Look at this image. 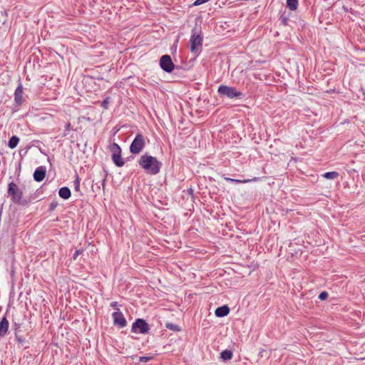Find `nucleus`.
I'll return each instance as SVG.
<instances>
[{
	"label": "nucleus",
	"instance_id": "obj_23",
	"mask_svg": "<svg viewBox=\"0 0 365 365\" xmlns=\"http://www.w3.org/2000/svg\"><path fill=\"white\" fill-rule=\"evenodd\" d=\"M74 184H75V189H76V190H78L79 187H80V182H79L78 178L75 180Z\"/></svg>",
	"mask_w": 365,
	"mask_h": 365
},
{
	"label": "nucleus",
	"instance_id": "obj_16",
	"mask_svg": "<svg viewBox=\"0 0 365 365\" xmlns=\"http://www.w3.org/2000/svg\"><path fill=\"white\" fill-rule=\"evenodd\" d=\"M287 7L292 11H295L298 8L299 0H286Z\"/></svg>",
	"mask_w": 365,
	"mask_h": 365
},
{
	"label": "nucleus",
	"instance_id": "obj_3",
	"mask_svg": "<svg viewBox=\"0 0 365 365\" xmlns=\"http://www.w3.org/2000/svg\"><path fill=\"white\" fill-rule=\"evenodd\" d=\"M8 195L10 196L13 202L16 204L21 203L23 192L14 182H11L9 184Z\"/></svg>",
	"mask_w": 365,
	"mask_h": 365
},
{
	"label": "nucleus",
	"instance_id": "obj_18",
	"mask_svg": "<svg viewBox=\"0 0 365 365\" xmlns=\"http://www.w3.org/2000/svg\"><path fill=\"white\" fill-rule=\"evenodd\" d=\"M326 179L334 180L339 176V173L336 171L327 172L322 175Z\"/></svg>",
	"mask_w": 365,
	"mask_h": 365
},
{
	"label": "nucleus",
	"instance_id": "obj_24",
	"mask_svg": "<svg viewBox=\"0 0 365 365\" xmlns=\"http://www.w3.org/2000/svg\"><path fill=\"white\" fill-rule=\"evenodd\" d=\"M108 99H105L103 103H102V106L104 108H108Z\"/></svg>",
	"mask_w": 365,
	"mask_h": 365
},
{
	"label": "nucleus",
	"instance_id": "obj_19",
	"mask_svg": "<svg viewBox=\"0 0 365 365\" xmlns=\"http://www.w3.org/2000/svg\"><path fill=\"white\" fill-rule=\"evenodd\" d=\"M220 356L224 361H227L232 359V353L230 350H224L221 352Z\"/></svg>",
	"mask_w": 365,
	"mask_h": 365
},
{
	"label": "nucleus",
	"instance_id": "obj_8",
	"mask_svg": "<svg viewBox=\"0 0 365 365\" xmlns=\"http://www.w3.org/2000/svg\"><path fill=\"white\" fill-rule=\"evenodd\" d=\"M112 317L115 325L118 326L120 328H123L126 326V320L122 312H119L118 309V312H115L113 313Z\"/></svg>",
	"mask_w": 365,
	"mask_h": 365
},
{
	"label": "nucleus",
	"instance_id": "obj_11",
	"mask_svg": "<svg viewBox=\"0 0 365 365\" xmlns=\"http://www.w3.org/2000/svg\"><path fill=\"white\" fill-rule=\"evenodd\" d=\"M14 101L16 104L21 105L23 102V86L20 83L14 93Z\"/></svg>",
	"mask_w": 365,
	"mask_h": 365
},
{
	"label": "nucleus",
	"instance_id": "obj_5",
	"mask_svg": "<svg viewBox=\"0 0 365 365\" xmlns=\"http://www.w3.org/2000/svg\"><path fill=\"white\" fill-rule=\"evenodd\" d=\"M110 150L113 153L112 159H113L114 163L118 167H122L125 163L120 155V146L117 143H113V144L110 145Z\"/></svg>",
	"mask_w": 365,
	"mask_h": 365
},
{
	"label": "nucleus",
	"instance_id": "obj_22",
	"mask_svg": "<svg viewBox=\"0 0 365 365\" xmlns=\"http://www.w3.org/2000/svg\"><path fill=\"white\" fill-rule=\"evenodd\" d=\"M82 252H83V251H82V250H76V251L75 252V253L73 254V259L74 260H76V258H77V257H78L80 254H81V253H82Z\"/></svg>",
	"mask_w": 365,
	"mask_h": 365
},
{
	"label": "nucleus",
	"instance_id": "obj_15",
	"mask_svg": "<svg viewBox=\"0 0 365 365\" xmlns=\"http://www.w3.org/2000/svg\"><path fill=\"white\" fill-rule=\"evenodd\" d=\"M58 195L64 200H67L71 197V190L67 187L60 188Z\"/></svg>",
	"mask_w": 365,
	"mask_h": 365
},
{
	"label": "nucleus",
	"instance_id": "obj_6",
	"mask_svg": "<svg viewBox=\"0 0 365 365\" xmlns=\"http://www.w3.org/2000/svg\"><path fill=\"white\" fill-rule=\"evenodd\" d=\"M148 323L142 319H138L132 326V331L135 333L145 334L148 331Z\"/></svg>",
	"mask_w": 365,
	"mask_h": 365
},
{
	"label": "nucleus",
	"instance_id": "obj_4",
	"mask_svg": "<svg viewBox=\"0 0 365 365\" xmlns=\"http://www.w3.org/2000/svg\"><path fill=\"white\" fill-rule=\"evenodd\" d=\"M145 138L142 134H138L133 140L130 151L133 154H138L145 147Z\"/></svg>",
	"mask_w": 365,
	"mask_h": 365
},
{
	"label": "nucleus",
	"instance_id": "obj_26",
	"mask_svg": "<svg viewBox=\"0 0 365 365\" xmlns=\"http://www.w3.org/2000/svg\"><path fill=\"white\" fill-rule=\"evenodd\" d=\"M118 305V303L116 302H113L111 304H110V307H113V308H115Z\"/></svg>",
	"mask_w": 365,
	"mask_h": 365
},
{
	"label": "nucleus",
	"instance_id": "obj_10",
	"mask_svg": "<svg viewBox=\"0 0 365 365\" xmlns=\"http://www.w3.org/2000/svg\"><path fill=\"white\" fill-rule=\"evenodd\" d=\"M46 176V168L43 166L38 167L34 173V179L37 182H41Z\"/></svg>",
	"mask_w": 365,
	"mask_h": 365
},
{
	"label": "nucleus",
	"instance_id": "obj_12",
	"mask_svg": "<svg viewBox=\"0 0 365 365\" xmlns=\"http://www.w3.org/2000/svg\"><path fill=\"white\" fill-rule=\"evenodd\" d=\"M9 329V322L7 319L4 317L0 322V338L4 336Z\"/></svg>",
	"mask_w": 365,
	"mask_h": 365
},
{
	"label": "nucleus",
	"instance_id": "obj_21",
	"mask_svg": "<svg viewBox=\"0 0 365 365\" xmlns=\"http://www.w3.org/2000/svg\"><path fill=\"white\" fill-rule=\"evenodd\" d=\"M328 297V294L326 292H322L319 295V299L321 300H325Z\"/></svg>",
	"mask_w": 365,
	"mask_h": 365
},
{
	"label": "nucleus",
	"instance_id": "obj_7",
	"mask_svg": "<svg viewBox=\"0 0 365 365\" xmlns=\"http://www.w3.org/2000/svg\"><path fill=\"white\" fill-rule=\"evenodd\" d=\"M160 66L163 70L170 73L174 69V63L169 55H163L160 59Z\"/></svg>",
	"mask_w": 365,
	"mask_h": 365
},
{
	"label": "nucleus",
	"instance_id": "obj_14",
	"mask_svg": "<svg viewBox=\"0 0 365 365\" xmlns=\"http://www.w3.org/2000/svg\"><path fill=\"white\" fill-rule=\"evenodd\" d=\"M225 180L228 182H235V183H247L250 182H257L259 180V178L255 177L252 179H246V180H237L233 179L230 178H225Z\"/></svg>",
	"mask_w": 365,
	"mask_h": 365
},
{
	"label": "nucleus",
	"instance_id": "obj_13",
	"mask_svg": "<svg viewBox=\"0 0 365 365\" xmlns=\"http://www.w3.org/2000/svg\"><path fill=\"white\" fill-rule=\"evenodd\" d=\"M230 312V309L227 306L224 305L216 309L215 313L217 317H223L227 316Z\"/></svg>",
	"mask_w": 365,
	"mask_h": 365
},
{
	"label": "nucleus",
	"instance_id": "obj_17",
	"mask_svg": "<svg viewBox=\"0 0 365 365\" xmlns=\"http://www.w3.org/2000/svg\"><path fill=\"white\" fill-rule=\"evenodd\" d=\"M19 142V138L17 136L14 135L9 139L8 146L11 149H14L17 146Z\"/></svg>",
	"mask_w": 365,
	"mask_h": 365
},
{
	"label": "nucleus",
	"instance_id": "obj_1",
	"mask_svg": "<svg viewBox=\"0 0 365 365\" xmlns=\"http://www.w3.org/2000/svg\"><path fill=\"white\" fill-rule=\"evenodd\" d=\"M139 165L149 175H156L160 172L161 163L156 158L148 154L143 155L138 161Z\"/></svg>",
	"mask_w": 365,
	"mask_h": 365
},
{
	"label": "nucleus",
	"instance_id": "obj_20",
	"mask_svg": "<svg viewBox=\"0 0 365 365\" xmlns=\"http://www.w3.org/2000/svg\"><path fill=\"white\" fill-rule=\"evenodd\" d=\"M165 327L167 329L174 331H178L180 330V327L178 325L173 323H167Z\"/></svg>",
	"mask_w": 365,
	"mask_h": 365
},
{
	"label": "nucleus",
	"instance_id": "obj_9",
	"mask_svg": "<svg viewBox=\"0 0 365 365\" xmlns=\"http://www.w3.org/2000/svg\"><path fill=\"white\" fill-rule=\"evenodd\" d=\"M202 38L199 35H192L190 38L191 51L197 53L202 46Z\"/></svg>",
	"mask_w": 365,
	"mask_h": 365
},
{
	"label": "nucleus",
	"instance_id": "obj_2",
	"mask_svg": "<svg viewBox=\"0 0 365 365\" xmlns=\"http://www.w3.org/2000/svg\"><path fill=\"white\" fill-rule=\"evenodd\" d=\"M218 94L222 97H227L228 98H241L244 94L237 91L235 87L228 86L226 85H220L217 89Z\"/></svg>",
	"mask_w": 365,
	"mask_h": 365
},
{
	"label": "nucleus",
	"instance_id": "obj_25",
	"mask_svg": "<svg viewBox=\"0 0 365 365\" xmlns=\"http://www.w3.org/2000/svg\"><path fill=\"white\" fill-rule=\"evenodd\" d=\"M150 359V357H146V356H142L140 358V361L141 362H147Z\"/></svg>",
	"mask_w": 365,
	"mask_h": 365
}]
</instances>
